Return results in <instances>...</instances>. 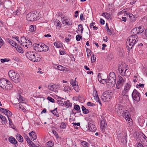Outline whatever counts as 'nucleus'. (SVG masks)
Segmentation results:
<instances>
[{"instance_id":"nucleus-1","label":"nucleus","mask_w":147,"mask_h":147,"mask_svg":"<svg viewBox=\"0 0 147 147\" xmlns=\"http://www.w3.org/2000/svg\"><path fill=\"white\" fill-rule=\"evenodd\" d=\"M138 40V37L137 35H131L128 38L126 45L127 48L129 50L132 48Z\"/></svg>"},{"instance_id":"nucleus-2","label":"nucleus","mask_w":147,"mask_h":147,"mask_svg":"<svg viewBox=\"0 0 147 147\" xmlns=\"http://www.w3.org/2000/svg\"><path fill=\"white\" fill-rule=\"evenodd\" d=\"M26 20L29 21L36 20L39 19V13L36 11L29 13L26 16Z\"/></svg>"},{"instance_id":"nucleus-3","label":"nucleus","mask_w":147,"mask_h":147,"mask_svg":"<svg viewBox=\"0 0 147 147\" xmlns=\"http://www.w3.org/2000/svg\"><path fill=\"white\" fill-rule=\"evenodd\" d=\"M125 65L124 64H119L118 66V70L120 74L122 76H124L127 75L126 71L127 69L125 68Z\"/></svg>"},{"instance_id":"nucleus-4","label":"nucleus","mask_w":147,"mask_h":147,"mask_svg":"<svg viewBox=\"0 0 147 147\" xmlns=\"http://www.w3.org/2000/svg\"><path fill=\"white\" fill-rule=\"evenodd\" d=\"M140 94L136 89H134L132 94V98L136 101L140 100Z\"/></svg>"},{"instance_id":"nucleus-5","label":"nucleus","mask_w":147,"mask_h":147,"mask_svg":"<svg viewBox=\"0 0 147 147\" xmlns=\"http://www.w3.org/2000/svg\"><path fill=\"white\" fill-rule=\"evenodd\" d=\"M111 95L109 92L107 91L104 92L102 96V100L104 102L108 101L111 98Z\"/></svg>"},{"instance_id":"nucleus-6","label":"nucleus","mask_w":147,"mask_h":147,"mask_svg":"<svg viewBox=\"0 0 147 147\" xmlns=\"http://www.w3.org/2000/svg\"><path fill=\"white\" fill-rule=\"evenodd\" d=\"M105 82H102V84L106 83L107 85L108 86L109 88H111L114 86L116 84V81L111 80L109 79L105 80Z\"/></svg>"},{"instance_id":"nucleus-7","label":"nucleus","mask_w":147,"mask_h":147,"mask_svg":"<svg viewBox=\"0 0 147 147\" xmlns=\"http://www.w3.org/2000/svg\"><path fill=\"white\" fill-rule=\"evenodd\" d=\"M6 79H1L0 80V86L3 89L6 90H9V87L8 86H6Z\"/></svg>"},{"instance_id":"nucleus-8","label":"nucleus","mask_w":147,"mask_h":147,"mask_svg":"<svg viewBox=\"0 0 147 147\" xmlns=\"http://www.w3.org/2000/svg\"><path fill=\"white\" fill-rule=\"evenodd\" d=\"M35 53L33 52L30 51L27 52L26 54V56L30 60L35 62L36 61L35 57Z\"/></svg>"},{"instance_id":"nucleus-9","label":"nucleus","mask_w":147,"mask_h":147,"mask_svg":"<svg viewBox=\"0 0 147 147\" xmlns=\"http://www.w3.org/2000/svg\"><path fill=\"white\" fill-rule=\"evenodd\" d=\"M88 128L90 130L92 131H95L96 129L94 123L92 121H90L88 123Z\"/></svg>"},{"instance_id":"nucleus-10","label":"nucleus","mask_w":147,"mask_h":147,"mask_svg":"<svg viewBox=\"0 0 147 147\" xmlns=\"http://www.w3.org/2000/svg\"><path fill=\"white\" fill-rule=\"evenodd\" d=\"M58 86L55 84L50 85L48 86V88L51 91L54 92L55 93H57L58 92Z\"/></svg>"},{"instance_id":"nucleus-11","label":"nucleus","mask_w":147,"mask_h":147,"mask_svg":"<svg viewBox=\"0 0 147 147\" xmlns=\"http://www.w3.org/2000/svg\"><path fill=\"white\" fill-rule=\"evenodd\" d=\"M29 38L27 37H25L23 36L22 37L20 38L21 41L19 42V43L22 45L25 46L26 47H27V44H26V42L27 41V39H28Z\"/></svg>"},{"instance_id":"nucleus-12","label":"nucleus","mask_w":147,"mask_h":147,"mask_svg":"<svg viewBox=\"0 0 147 147\" xmlns=\"http://www.w3.org/2000/svg\"><path fill=\"white\" fill-rule=\"evenodd\" d=\"M100 128L101 130L103 131L107 127V124L106 121L103 119L101 120L100 122Z\"/></svg>"},{"instance_id":"nucleus-13","label":"nucleus","mask_w":147,"mask_h":147,"mask_svg":"<svg viewBox=\"0 0 147 147\" xmlns=\"http://www.w3.org/2000/svg\"><path fill=\"white\" fill-rule=\"evenodd\" d=\"M130 87L131 85L128 84H127L124 87V89L122 91V94L123 96L126 95V94L128 92Z\"/></svg>"},{"instance_id":"nucleus-14","label":"nucleus","mask_w":147,"mask_h":147,"mask_svg":"<svg viewBox=\"0 0 147 147\" xmlns=\"http://www.w3.org/2000/svg\"><path fill=\"white\" fill-rule=\"evenodd\" d=\"M116 77L115 74L113 72H111L107 77V79L111 80L116 81Z\"/></svg>"},{"instance_id":"nucleus-15","label":"nucleus","mask_w":147,"mask_h":147,"mask_svg":"<svg viewBox=\"0 0 147 147\" xmlns=\"http://www.w3.org/2000/svg\"><path fill=\"white\" fill-rule=\"evenodd\" d=\"M42 43H41L39 44L35 43L33 45V47L36 51H41L40 50V48H41V45Z\"/></svg>"},{"instance_id":"nucleus-16","label":"nucleus","mask_w":147,"mask_h":147,"mask_svg":"<svg viewBox=\"0 0 147 147\" xmlns=\"http://www.w3.org/2000/svg\"><path fill=\"white\" fill-rule=\"evenodd\" d=\"M18 74V73H16L14 70H10L8 73L9 76L11 79H13V78Z\"/></svg>"},{"instance_id":"nucleus-17","label":"nucleus","mask_w":147,"mask_h":147,"mask_svg":"<svg viewBox=\"0 0 147 147\" xmlns=\"http://www.w3.org/2000/svg\"><path fill=\"white\" fill-rule=\"evenodd\" d=\"M7 41L10 45L15 48L17 45V44L16 42L9 38H7Z\"/></svg>"},{"instance_id":"nucleus-18","label":"nucleus","mask_w":147,"mask_h":147,"mask_svg":"<svg viewBox=\"0 0 147 147\" xmlns=\"http://www.w3.org/2000/svg\"><path fill=\"white\" fill-rule=\"evenodd\" d=\"M29 135L32 140L33 141L36 139L37 138L36 134L34 131H32L30 133H29Z\"/></svg>"},{"instance_id":"nucleus-19","label":"nucleus","mask_w":147,"mask_h":147,"mask_svg":"<svg viewBox=\"0 0 147 147\" xmlns=\"http://www.w3.org/2000/svg\"><path fill=\"white\" fill-rule=\"evenodd\" d=\"M19 77V74H17L13 78V79H11V80L15 83H17L20 81Z\"/></svg>"},{"instance_id":"nucleus-20","label":"nucleus","mask_w":147,"mask_h":147,"mask_svg":"<svg viewBox=\"0 0 147 147\" xmlns=\"http://www.w3.org/2000/svg\"><path fill=\"white\" fill-rule=\"evenodd\" d=\"M9 140L10 143L14 144H16L17 143V141L16 140V139L13 137H10L9 138Z\"/></svg>"},{"instance_id":"nucleus-21","label":"nucleus","mask_w":147,"mask_h":147,"mask_svg":"<svg viewBox=\"0 0 147 147\" xmlns=\"http://www.w3.org/2000/svg\"><path fill=\"white\" fill-rule=\"evenodd\" d=\"M55 68L62 71H66L67 69L66 68L60 65H57L55 67Z\"/></svg>"},{"instance_id":"nucleus-22","label":"nucleus","mask_w":147,"mask_h":147,"mask_svg":"<svg viewBox=\"0 0 147 147\" xmlns=\"http://www.w3.org/2000/svg\"><path fill=\"white\" fill-rule=\"evenodd\" d=\"M65 105L67 108H71L72 106V103L69 100H67L65 102Z\"/></svg>"},{"instance_id":"nucleus-23","label":"nucleus","mask_w":147,"mask_h":147,"mask_svg":"<svg viewBox=\"0 0 147 147\" xmlns=\"http://www.w3.org/2000/svg\"><path fill=\"white\" fill-rule=\"evenodd\" d=\"M41 46V48L44 49L42 51H47L49 50V47L46 45L45 44L43 43H42Z\"/></svg>"},{"instance_id":"nucleus-24","label":"nucleus","mask_w":147,"mask_h":147,"mask_svg":"<svg viewBox=\"0 0 147 147\" xmlns=\"http://www.w3.org/2000/svg\"><path fill=\"white\" fill-rule=\"evenodd\" d=\"M15 48L18 52L21 53H24V51L22 48L18 45L15 47Z\"/></svg>"},{"instance_id":"nucleus-25","label":"nucleus","mask_w":147,"mask_h":147,"mask_svg":"<svg viewBox=\"0 0 147 147\" xmlns=\"http://www.w3.org/2000/svg\"><path fill=\"white\" fill-rule=\"evenodd\" d=\"M118 78V81L120 82H121V83L123 84L125 82L126 79L124 77H122L120 76H119Z\"/></svg>"},{"instance_id":"nucleus-26","label":"nucleus","mask_w":147,"mask_h":147,"mask_svg":"<svg viewBox=\"0 0 147 147\" xmlns=\"http://www.w3.org/2000/svg\"><path fill=\"white\" fill-rule=\"evenodd\" d=\"M6 86H8V87H9V90H12V88L13 87V86L11 84V82L10 81L7 79H6Z\"/></svg>"},{"instance_id":"nucleus-27","label":"nucleus","mask_w":147,"mask_h":147,"mask_svg":"<svg viewBox=\"0 0 147 147\" xmlns=\"http://www.w3.org/2000/svg\"><path fill=\"white\" fill-rule=\"evenodd\" d=\"M111 14L110 13L105 12L102 13V16L105 17L107 19H109L111 16Z\"/></svg>"},{"instance_id":"nucleus-28","label":"nucleus","mask_w":147,"mask_h":147,"mask_svg":"<svg viewBox=\"0 0 147 147\" xmlns=\"http://www.w3.org/2000/svg\"><path fill=\"white\" fill-rule=\"evenodd\" d=\"M57 108H56L53 110H51L50 112L51 113H52L56 117H59V114L57 112Z\"/></svg>"},{"instance_id":"nucleus-29","label":"nucleus","mask_w":147,"mask_h":147,"mask_svg":"<svg viewBox=\"0 0 147 147\" xmlns=\"http://www.w3.org/2000/svg\"><path fill=\"white\" fill-rule=\"evenodd\" d=\"M17 139L19 142H22L23 141V138L21 135L19 134H17L16 135Z\"/></svg>"},{"instance_id":"nucleus-30","label":"nucleus","mask_w":147,"mask_h":147,"mask_svg":"<svg viewBox=\"0 0 147 147\" xmlns=\"http://www.w3.org/2000/svg\"><path fill=\"white\" fill-rule=\"evenodd\" d=\"M34 58H35L36 61L35 62H38L40 61L41 59V57L40 55L37 53H35Z\"/></svg>"},{"instance_id":"nucleus-31","label":"nucleus","mask_w":147,"mask_h":147,"mask_svg":"<svg viewBox=\"0 0 147 147\" xmlns=\"http://www.w3.org/2000/svg\"><path fill=\"white\" fill-rule=\"evenodd\" d=\"M123 117L125 118V119L130 117L129 113L127 111H126L124 112H123Z\"/></svg>"},{"instance_id":"nucleus-32","label":"nucleus","mask_w":147,"mask_h":147,"mask_svg":"<svg viewBox=\"0 0 147 147\" xmlns=\"http://www.w3.org/2000/svg\"><path fill=\"white\" fill-rule=\"evenodd\" d=\"M131 33L133 34H134V35H136V34L139 33L138 32V28H135L133 29L131 31Z\"/></svg>"},{"instance_id":"nucleus-33","label":"nucleus","mask_w":147,"mask_h":147,"mask_svg":"<svg viewBox=\"0 0 147 147\" xmlns=\"http://www.w3.org/2000/svg\"><path fill=\"white\" fill-rule=\"evenodd\" d=\"M29 31L31 32H33L36 30V26L33 25H30L29 27Z\"/></svg>"},{"instance_id":"nucleus-34","label":"nucleus","mask_w":147,"mask_h":147,"mask_svg":"<svg viewBox=\"0 0 147 147\" xmlns=\"http://www.w3.org/2000/svg\"><path fill=\"white\" fill-rule=\"evenodd\" d=\"M65 22L67 25H71L72 24L71 20L69 19H67L66 17H65Z\"/></svg>"},{"instance_id":"nucleus-35","label":"nucleus","mask_w":147,"mask_h":147,"mask_svg":"<svg viewBox=\"0 0 147 147\" xmlns=\"http://www.w3.org/2000/svg\"><path fill=\"white\" fill-rule=\"evenodd\" d=\"M81 108L82 110L83 113L84 114H87L89 113V110L86 108L84 106H82L81 107Z\"/></svg>"},{"instance_id":"nucleus-36","label":"nucleus","mask_w":147,"mask_h":147,"mask_svg":"<svg viewBox=\"0 0 147 147\" xmlns=\"http://www.w3.org/2000/svg\"><path fill=\"white\" fill-rule=\"evenodd\" d=\"M54 44V46L57 48H60L62 46V43L59 42H56Z\"/></svg>"},{"instance_id":"nucleus-37","label":"nucleus","mask_w":147,"mask_h":147,"mask_svg":"<svg viewBox=\"0 0 147 147\" xmlns=\"http://www.w3.org/2000/svg\"><path fill=\"white\" fill-rule=\"evenodd\" d=\"M81 144L83 147H89V144L86 141H83L81 142Z\"/></svg>"},{"instance_id":"nucleus-38","label":"nucleus","mask_w":147,"mask_h":147,"mask_svg":"<svg viewBox=\"0 0 147 147\" xmlns=\"http://www.w3.org/2000/svg\"><path fill=\"white\" fill-rule=\"evenodd\" d=\"M93 95L94 97V99L96 100H97V99H98L97 92L96 90H94L93 91Z\"/></svg>"},{"instance_id":"nucleus-39","label":"nucleus","mask_w":147,"mask_h":147,"mask_svg":"<svg viewBox=\"0 0 147 147\" xmlns=\"http://www.w3.org/2000/svg\"><path fill=\"white\" fill-rule=\"evenodd\" d=\"M127 123L129 125H132L133 124L132 120L130 117L126 119Z\"/></svg>"},{"instance_id":"nucleus-40","label":"nucleus","mask_w":147,"mask_h":147,"mask_svg":"<svg viewBox=\"0 0 147 147\" xmlns=\"http://www.w3.org/2000/svg\"><path fill=\"white\" fill-rule=\"evenodd\" d=\"M139 33H141L143 32L144 30V28L143 26H141L138 28Z\"/></svg>"},{"instance_id":"nucleus-41","label":"nucleus","mask_w":147,"mask_h":147,"mask_svg":"<svg viewBox=\"0 0 147 147\" xmlns=\"http://www.w3.org/2000/svg\"><path fill=\"white\" fill-rule=\"evenodd\" d=\"M123 84L121 83V82L118 81L116 84V88L117 89H119L123 85Z\"/></svg>"},{"instance_id":"nucleus-42","label":"nucleus","mask_w":147,"mask_h":147,"mask_svg":"<svg viewBox=\"0 0 147 147\" xmlns=\"http://www.w3.org/2000/svg\"><path fill=\"white\" fill-rule=\"evenodd\" d=\"M146 139L147 140V137L144 134H143V135L142 136V137H140V140L141 142H142L144 140H146Z\"/></svg>"},{"instance_id":"nucleus-43","label":"nucleus","mask_w":147,"mask_h":147,"mask_svg":"<svg viewBox=\"0 0 147 147\" xmlns=\"http://www.w3.org/2000/svg\"><path fill=\"white\" fill-rule=\"evenodd\" d=\"M78 31H81V33H82L83 32V28L82 27V25L81 24H80L78 26Z\"/></svg>"},{"instance_id":"nucleus-44","label":"nucleus","mask_w":147,"mask_h":147,"mask_svg":"<svg viewBox=\"0 0 147 147\" xmlns=\"http://www.w3.org/2000/svg\"><path fill=\"white\" fill-rule=\"evenodd\" d=\"M47 145L48 146L51 147L54 145V143L51 141H50L47 143Z\"/></svg>"},{"instance_id":"nucleus-45","label":"nucleus","mask_w":147,"mask_h":147,"mask_svg":"<svg viewBox=\"0 0 147 147\" xmlns=\"http://www.w3.org/2000/svg\"><path fill=\"white\" fill-rule=\"evenodd\" d=\"M74 109L77 111H80V107L78 105H74Z\"/></svg>"},{"instance_id":"nucleus-46","label":"nucleus","mask_w":147,"mask_h":147,"mask_svg":"<svg viewBox=\"0 0 147 147\" xmlns=\"http://www.w3.org/2000/svg\"><path fill=\"white\" fill-rule=\"evenodd\" d=\"M55 25L58 27H59L61 24L60 21L58 20H56V21L54 22Z\"/></svg>"},{"instance_id":"nucleus-47","label":"nucleus","mask_w":147,"mask_h":147,"mask_svg":"<svg viewBox=\"0 0 147 147\" xmlns=\"http://www.w3.org/2000/svg\"><path fill=\"white\" fill-rule=\"evenodd\" d=\"M19 102L20 103H24L23 102V98L20 95H19V98H18Z\"/></svg>"},{"instance_id":"nucleus-48","label":"nucleus","mask_w":147,"mask_h":147,"mask_svg":"<svg viewBox=\"0 0 147 147\" xmlns=\"http://www.w3.org/2000/svg\"><path fill=\"white\" fill-rule=\"evenodd\" d=\"M21 13L19 9H18L13 12V15L14 16H17L19 15Z\"/></svg>"},{"instance_id":"nucleus-49","label":"nucleus","mask_w":147,"mask_h":147,"mask_svg":"<svg viewBox=\"0 0 147 147\" xmlns=\"http://www.w3.org/2000/svg\"><path fill=\"white\" fill-rule=\"evenodd\" d=\"M82 36L79 34L77 35L76 36V40L77 41H79L82 38Z\"/></svg>"},{"instance_id":"nucleus-50","label":"nucleus","mask_w":147,"mask_h":147,"mask_svg":"<svg viewBox=\"0 0 147 147\" xmlns=\"http://www.w3.org/2000/svg\"><path fill=\"white\" fill-rule=\"evenodd\" d=\"M6 114L8 118H9V117H11L12 115V113L8 110H7Z\"/></svg>"},{"instance_id":"nucleus-51","label":"nucleus","mask_w":147,"mask_h":147,"mask_svg":"<svg viewBox=\"0 0 147 147\" xmlns=\"http://www.w3.org/2000/svg\"><path fill=\"white\" fill-rule=\"evenodd\" d=\"M66 125L63 122L61 123L60 125L61 128L62 129H65L66 128Z\"/></svg>"},{"instance_id":"nucleus-52","label":"nucleus","mask_w":147,"mask_h":147,"mask_svg":"<svg viewBox=\"0 0 147 147\" xmlns=\"http://www.w3.org/2000/svg\"><path fill=\"white\" fill-rule=\"evenodd\" d=\"M96 60V58L94 57V55L93 54L91 56V61L92 63L95 62Z\"/></svg>"},{"instance_id":"nucleus-53","label":"nucleus","mask_w":147,"mask_h":147,"mask_svg":"<svg viewBox=\"0 0 147 147\" xmlns=\"http://www.w3.org/2000/svg\"><path fill=\"white\" fill-rule=\"evenodd\" d=\"M106 26L107 27V30L108 32L109 33V34H111L112 33L111 31L109 29L107 24H106Z\"/></svg>"},{"instance_id":"nucleus-54","label":"nucleus","mask_w":147,"mask_h":147,"mask_svg":"<svg viewBox=\"0 0 147 147\" xmlns=\"http://www.w3.org/2000/svg\"><path fill=\"white\" fill-rule=\"evenodd\" d=\"M10 60V59L7 58H5L4 59H1V61L2 63H3L5 62H7Z\"/></svg>"},{"instance_id":"nucleus-55","label":"nucleus","mask_w":147,"mask_h":147,"mask_svg":"<svg viewBox=\"0 0 147 147\" xmlns=\"http://www.w3.org/2000/svg\"><path fill=\"white\" fill-rule=\"evenodd\" d=\"M0 111L2 113L6 114L7 110L6 109L0 107Z\"/></svg>"},{"instance_id":"nucleus-56","label":"nucleus","mask_w":147,"mask_h":147,"mask_svg":"<svg viewBox=\"0 0 147 147\" xmlns=\"http://www.w3.org/2000/svg\"><path fill=\"white\" fill-rule=\"evenodd\" d=\"M27 39V41L26 42V44H27V46L29 45H32V42L30 40Z\"/></svg>"},{"instance_id":"nucleus-57","label":"nucleus","mask_w":147,"mask_h":147,"mask_svg":"<svg viewBox=\"0 0 147 147\" xmlns=\"http://www.w3.org/2000/svg\"><path fill=\"white\" fill-rule=\"evenodd\" d=\"M101 74L99 73L98 76V80L100 83L102 82V78H101Z\"/></svg>"},{"instance_id":"nucleus-58","label":"nucleus","mask_w":147,"mask_h":147,"mask_svg":"<svg viewBox=\"0 0 147 147\" xmlns=\"http://www.w3.org/2000/svg\"><path fill=\"white\" fill-rule=\"evenodd\" d=\"M57 103L59 105L62 106L64 105V104L63 101L61 100H57Z\"/></svg>"},{"instance_id":"nucleus-59","label":"nucleus","mask_w":147,"mask_h":147,"mask_svg":"<svg viewBox=\"0 0 147 147\" xmlns=\"http://www.w3.org/2000/svg\"><path fill=\"white\" fill-rule=\"evenodd\" d=\"M47 99L50 101L51 102L54 103L55 102V100L53 98L51 97L48 96L47 97Z\"/></svg>"},{"instance_id":"nucleus-60","label":"nucleus","mask_w":147,"mask_h":147,"mask_svg":"<svg viewBox=\"0 0 147 147\" xmlns=\"http://www.w3.org/2000/svg\"><path fill=\"white\" fill-rule=\"evenodd\" d=\"M27 143L29 145H30L32 147H34L35 144L32 141H31V140L28 142Z\"/></svg>"},{"instance_id":"nucleus-61","label":"nucleus","mask_w":147,"mask_h":147,"mask_svg":"<svg viewBox=\"0 0 147 147\" xmlns=\"http://www.w3.org/2000/svg\"><path fill=\"white\" fill-rule=\"evenodd\" d=\"M87 105L89 106L93 107L95 106V105L94 103L90 102H88L87 103Z\"/></svg>"},{"instance_id":"nucleus-62","label":"nucleus","mask_w":147,"mask_h":147,"mask_svg":"<svg viewBox=\"0 0 147 147\" xmlns=\"http://www.w3.org/2000/svg\"><path fill=\"white\" fill-rule=\"evenodd\" d=\"M18 106H19V108L20 109H21L23 111L24 110H25L24 108L22 107V106L19 103L18 104Z\"/></svg>"},{"instance_id":"nucleus-63","label":"nucleus","mask_w":147,"mask_h":147,"mask_svg":"<svg viewBox=\"0 0 147 147\" xmlns=\"http://www.w3.org/2000/svg\"><path fill=\"white\" fill-rule=\"evenodd\" d=\"M8 118L9 121V125L12 127V126H13V125L12 124V121L10 118Z\"/></svg>"},{"instance_id":"nucleus-64","label":"nucleus","mask_w":147,"mask_h":147,"mask_svg":"<svg viewBox=\"0 0 147 147\" xmlns=\"http://www.w3.org/2000/svg\"><path fill=\"white\" fill-rule=\"evenodd\" d=\"M136 147H144L141 143H137Z\"/></svg>"}]
</instances>
